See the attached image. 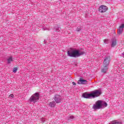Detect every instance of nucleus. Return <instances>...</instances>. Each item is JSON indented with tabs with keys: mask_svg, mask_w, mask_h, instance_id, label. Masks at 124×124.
I'll return each mask as SVG.
<instances>
[{
	"mask_svg": "<svg viewBox=\"0 0 124 124\" xmlns=\"http://www.w3.org/2000/svg\"><path fill=\"white\" fill-rule=\"evenodd\" d=\"M61 27H57L55 28V31H57V32H60V31H61Z\"/></svg>",
	"mask_w": 124,
	"mask_h": 124,
	"instance_id": "dca6fc26",
	"label": "nucleus"
},
{
	"mask_svg": "<svg viewBox=\"0 0 124 124\" xmlns=\"http://www.w3.org/2000/svg\"><path fill=\"white\" fill-rule=\"evenodd\" d=\"M9 97H12L13 98V97H14V95L13 94H11L9 96Z\"/></svg>",
	"mask_w": 124,
	"mask_h": 124,
	"instance_id": "4be33fe9",
	"label": "nucleus"
},
{
	"mask_svg": "<svg viewBox=\"0 0 124 124\" xmlns=\"http://www.w3.org/2000/svg\"><path fill=\"white\" fill-rule=\"evenodd\" d=\"M8 63H11V62H13V59L12 57H10L7 59Z\"/></svg>",
	"mask_w": 124,
	"mask_h": 124,
	"instance_id": "2eb2a0df",
	"label": "nucleus"
},
{
	"mask_svg": "<svg viewBox=\"0 0 124 124\" xmlns=\"http://www.w3.org/2000/svg\"><path fill=\"white\" fill-rule=\"evenodd\" d=\"M72 84H73V86H76V83H75V82H73Z\"/></svg>",
	"mask_w": 124,
	"mask_h": 124,
	"instance_id": "5701e85b",
	"label": "nucleus"
},
{
	"mask_svg": "<svg viewBox=\"0 0 124 124\" xmlns=\"http://www.w3.org/2000/svg\"><path fill=\"white\" fill-rule=\"evenodd\" d=\"M101 94V92L98 90H95L91 93V96L92 98H95V97H98L99 95Z\"/></svg>",
	"mask_w": 124,
	"mask_h": 124,
	"instance_id": "20e7f679",
	"label": "nucleus"
},
{
	"mask_svg": "<svg viewBox=\"0 0 124 124\" xmlns=\"http://www.w3.org/2000/svg\"><path fill=\"white\" fill-rule=\"evenodd\" d=\"M40 121L42 123H44L45 122V118H42L40 119Z\"/></svg>",
	"mask_w": 124,
	"mask_h": 124,
	"instance_id": "aec40b11",
	"label": "nucleus"
},
{
	"mask_svg": "<svg viewBox=\"0 0 124 124\" xmlns=\"http://www.w3.org/2000/svg\"><path fill=\"white\" fill-rule=\"evenodd\" d=\"M82 96L83 97H84V98H87L88 99H91L92 98L91 93H84L82 94Z\"/></svg>",
	"mask_w": 124,
	"mask_h": 124,
	"instance_id": "9d476101",
	"label": "nucleus"
},
{
	"mask_svg": "<svg viewBox=\"0 0 124 124\" xmlns=\"http://www.w3.org/2000/svg\"><path fill=\"white\" fill-rule=\"evenodd\" d=\"M45 44H46V41H45Z\"/></svg>",
	"mask_w": 124,
	"mask_h": 124,
	"instance_id": "b1692460",
	"label": "nucleus"
},
{
	"mask_svg": "<svg viewBox=\"0 0 124 124\" xmlns=\"http://www.w3.org/2000/svg\"><path fill=\"white\" fill-rule=\"evenodd\" d=\"M17 68H15L13 69V72L14 73H16V72H17Z\"/></svg>",
	"mask_w": 124,
	"mask_h": 124,
	"instance_id": "6ab92c4d",
	"label": "nucleus"
},
{
	"mask_svg": "<svg viewBox=\"0 0 124 124\" xmlns=\"http://www.w3.org/2000/svg\"><path fill=\"white\" fill-rule=\"evenodd\" d=\"M54 99L56 103H60L62 102V97L59 94H55Z\"/></svg>",
	"mask_w": 124,
	"mask_h": 124,
	"instance_id": "423d86ee",
	"label": "nucleus"
},
{
	"mask_svg": "<svg viewBox=\"0 0 124 124\" xmlns=\"http://www.w3.org/2000/svg\"><path fill=\"white\" fill-rule=\"evenodd\" d=\"M85 52L80 51L75 49H71L70 50L67 51V55L68 57H72V58H79L81 56L84 55Z\"/></svg>",
	"mask_w": 124,
	"mask_h": 124,
	"instance_id": "f257e3e1",
	"label": "nucleus"
},
{
	"mask_svg": "<svg viewBox=\"0 0 124 124\" xmlns=\"http://www.w3.org/2000/svg\"><path fill=\"white\" fill-rule=\"evenodd\" d=\"M43 29L45 31H49V28L47 27H43Z\"/></svg>",
	"mask_w": 124,
	"mask_h": 124,
	"instance_id": "412c9836",
	"label": "nucleus"
},
{
	"mask_svg": "<svg viewBox=\"0 0 124 124\" xmlns=\"http://www.w3.org/2000/svg\"><path fill=\"white\" fill-rule=\"evenodd\" d=\"M110 63V56H106L104 60V64L105 66L109 65Z\"/></svg>",
	"mask_w": 124,
	"mask_h": 124,
	"instance_id": "6e6552de",
	"label": "nucleus"
},
{
	"mask_svg": "<svg viewBox=\"0 0 124 124\" xmlns=\"http://www.w3.org/2000/svg\"><path fill=\"white\" fill-rule=\"evenodd\" d=\"M104 42L105 44H109V40L105 39L104 40Z\"/></svg>",
	"mask_w": 124,
	"mask_h": 124,
	"instance_id": "f3484780",
	"label": "nucleus"
},
{
	"mask_svg": "<svg viewBox=\"0 0 124 124\" xmlns=\"http://www.w3.org/2000/svg\"><path fill=\"white\" fill-rule=\"evenodd\" d=\"M75 119V117L73 115L68 116V121H70V120H73Z\"/></svg>",
	"mask_w": 124,
	"mask_h": 124,
	"instance_id": "4468645a",
	"label": "nucleus"
},
{
	"mask_svg": "<svg viewBox=\"0 0 124 124\" xmlns=\"http://www.w3.org/2000/svg\"><path fill=\"white\" fill-rule=\"evenodd\" d=\"M39 99V93H36L32 95L28 100L29 103H35Z\"/></svg>",
	"mask_w": 124,
	"mask_h": 124,
	"instance_id": "7ed1b4c3",
	"label": "nucleus"
},
{
	"mask_svg": "<svg viewBox=\"0 0 124 124\" xmlns=\"http://www.w3.org/2000/svg\"><path fill=\"white\" fill-rule=\"evenodd\" d=\"M108 10V7L105 5H101L99 8V11L101 13H104V12H106Z\"/></svg>",
	"mask_w": 124,
	"mask_h": 124,
	"instance_id": "39448f33",
	"label": "nucleus"
},
{
	"mask_svg": "<svg viewBox=\"0 0 124 124\" xmlns=\"http://www.w3.org/2000/svg\"><path fill=\"white\" fill-rule=\"evenodd\" d=\"M108 104L106 102L99 100L93 105V109H102L106 108Z\"/></svg>",
	"mask_w": 124,
	"mask_h": 124,
	"instance_id": "f03ea898",
	"label": "nucleus"
},
{
	"mask_svg": "<svg viewBox=\"0 0 124 124\" xmlns=\"http://www.w3.org/2000/svg\"><path fill=\"white\" fill-rule=\"evenodd\" d=\"M56 105V103L54 101L53 102H51L49 104V106L51 107L52 108H54V107H55V106Z\"/></svg>",
	"mask_w": 124,
	"mask_h": 124,
	"instance_id": "ddd939ff",
	"label": "nucleus"
},
{
	"mask_svg": "<svg viewBox=\"0 0 124 124\" xmlns=\"http://www.w3.org/2000/svg\"><path fill=\"white\" fill-rule=\"evenodd\" d=\"M117 45V40L114 38L112 40L111 47H114Z\"/></svg>",
	"mask_w": 124,
	"mask_h": 124,
	"instance_id": "f8f14e48",
	"label": "nucleus"
},
{
	"mask_svg": "<svg viewBox=\"0 0 124 124\" xmlns=\"http://www.w3.org/2000/svg\"><path fill=\"white\" fill-rule=\"evenodd\" d=\"M108 70V65L105 66L104 64V67L102 69L101 72L103 73H106L107 70Z\"/></svg>",
	"mask_w": 124,
	"mask_h": 124,
	"instance_id": "9b49d317",
	"label": "nucleus"
},
{
	"mask_svg": "<svg viewBox=\"0 0 124 124\" xmlns=\"http://www.w3.org/2000/svg\"><path fill=\"white\" fill-rule=\"evenodd\" d=\"M87 83H88L87 80L82 79V78H80L78 81V85H86Z\"/></svg>",
	"mask_w": 124,
	"mask_h": 124,
	"instance_id": "1a4fd4ad",
	"label": "nucleus"
},
{
	"mask_svg": "<svg viewBox=\"0 0 124 124\" xmlns=\"http://www.w3.org/2000/svg\"><path fill=\"white\" fill-rule=\"evenodd\" d=\"M81 30H82V28H81L80 26H78V27L77 28V31H80Z\"/></svg>",
	"mask_w": 124,
	"mask_h": 124,
	"instance_id": "a211bd4d",
	"label": "nucleus"
},
{
	"mask_svg": "<svg viewBox=\"0 0 124 124\" xmlns=\"http://www.w3.org/2000/svg\"><path fill=\"white\" fill-rule=\"evenodd\" d=\"M124 24H121V25L119 26V28L118 29V31H117V33L119 35H121V34L123 33L124 31Z\"/></svg>",
	"mask_w": 124,
	"mask_h": 124,
	"instance_id": "0eeeda50",
	"label": "nucleus"
}]
</instances>
